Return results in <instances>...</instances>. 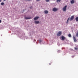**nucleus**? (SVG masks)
Instances as JSON below:
<instances>
[{
	"label": "nucleus",
	"mask_w": 78,
	"mask_h": 78,
	"mask_svg": "<svg viewBox=\"0 0 78 78\" xmlns=\"http://www.w3.org/2000/svg\"><path fill=\"white\" fill-rule=\"evenodd\" d=\"M67 5H66L63 8L62 10L63 11H66V10H67L66 8H67Z\"/></svg>",
	"instance_id": "1"
},
{
	"label": "nucleus",
	"mask_w": 78,
	"mask_h": 78,
	"mask_svg": "<svg viewBox=\"0 0 78 78\" xmlns=\"http://www.w3.org/2000/svg\"><path fill=\"white\" fill-rule=\"evenodd\" d=\"M62 34V33L61 32V31H60L58 32L57 34V36H60Z\"/></svg>",
	"instance_id": "2"
},
{
	"label": "nucleus",
	"mask_w": 78,
	"mask_h": 78,
	"mask_svg": "<svg viewBox=\"0 0 78 78\" xmlns=\"http://www.w3.org/2000/svg\"><path fill=\"white\" fill-rule=\"evenodd\" d=\"M58 10V9H56L55 8H53V11H54V12H56V11H57Z\"/></svg>",
	"instance_id": "3"
},
{
	"label": "nucleus",
	"mask_w": 78,
	"mask_h": 78,
	"mask_svg": "<svg viewBox=\"0 0 78 78\" xmlns=\"http://www.w3.org/2000/svg\"><path fill=\"white\" fill-rule=\"evenodd\" d=\"M74 19V16H73L71 17V18L70 19V21H71V20H73V19Z\"/></svg>",
	"instance_id": "4"
},
{
	"label": "nucleus",
	"mask_w": 78,
	"mask_h": 78,
	"mask_svg": "<svg viewBox=\"0 0 78 78\" xmlns=\"http://www.w3.org/2000/svg\"><path fill=\"white\" fill-rule=\"evenodd\" d=\"M73 40H74L75 42H76V41H77V40H76V38L75 37L73 36Z\"/></svg>",
	"instance_id": "5"
},
{
	"label": "nucleus",
	"mask_w": 78,
	"mask_h": 78,
	"mask_svg": "<svg viewBox=\"0 0 78 78\" xmlns=\"http://www.w3.org/2000/svg\"><path fill=\"white\" fill-rule=\"evenodd\" d=\"M40 22L39 21H35V24H38Z\"/></svg>",
	"instance_id": "6"
},
{
	"label": "nucleus",
	"mask_w": 78,
	"mask_h": 78,
	"mask_svg": "<svg viewBox=\"0 0 78 78\" xmlns=\"http://www.w3.org/2000/svg\"><path fill=\"white\" fill-rule=\"evenodd\" d=\"M70 2L71 4H73L75 3V1L74 0H72Z\"/></svg>",
	"instance_id": "7"
},
{
	"label": "nucleus",
	"mask_w": 78,
	"mask_h": 78,
	"mask_svg": "<svg viewBox=\"0 0 78 78\" xmlns=\"http://www.w3.org/2000/svg\"><path fill=\"white\" fill-rule=\"evenodd\" d=\"M39 18V17H36L34 18V20H37Z\"/></svg>",
	"instance_id": "8"
},
{
	"label": "nucleus",
	"mask_w": 78,
	"mask_h": 78,
	"mask_svg": "<svg viewBox=\"0 0 78 78\" xmlns=\"http://www.w3.org/2000/svg\"><path fill=\"white\" fill-rule=\"evenodd\" d=\"M44 13H45V14H48V11L47 10H45L44 11Z\"/></svg>",
	"instance_id": "9"
},
{
	"label": "nucleus",
	"mask_w": 78,
	"mask_h": 78,
	"mask_svg": "<svg viewBox=\"0 0 78 78\" xmlns=\"http://www.w3.org/2000/svg\"><path fill=\"white\" fill-rule=\"evenodd\" d=\"M25 19H31V17H25Z\"/></svg>",
	"instance_id": "10"
},
{
	"label": "nucleus",
	"mask_w": 78,
	"mask_h": 78,
	"mask_svg": "<svg viewBox=\"0 0 78 78\" xmlns=\"http://www.w3.org/2000/svg\"><path fill=\"white\" fill-rule=\"evenodd\" d=\"M62 40L64 41V40H65V37H64L63 36H62Z\"/></svg>",
	"instance_id": "11"
},
{
	"label": "nucleus",
	"mask_w": 78,
	"mask_h": 78,
	"mask_svg": "<svg viewBox=\"0 0 78 78\" xmlns=\"http://www.w3.org/2000/svg\"><path fill=\"white\" fill-rule=\"evenodd\" d=\"M75 20H76V22H78V17H76L75 18Z\"/></svg>",
	"instance_id": "12"
},
{
	"label": "nucleus",
	"mask_w": 78,
	"mask_h": 78,
	"mask_svg": "<svg viewBox=\"0 0 78 78\" xmlns=\"http://www.w3.org/2000/svg\"><path fill=\"white\" fill-rule=\"evenodd\" d=\"M68 36L69 37H72V36H71V34H68Z\"/></svg>",
	"instance_id": "13"
},
{
	"label": "nucleus",
	"mask_w": 78,
	"mask_h": 78,
	"mask_svg": "<svg viewBox=\"0 0 78 78\" xmlns=\"http://www.w3.org/2000/svg\"><path fill=\"white\" fill-rule=\"evenodd\" d=\"M61 2V0H57V2Z\"/></svg>",
	"instance_id": "14"
},
{
	"label": "nucleus",
	"mask_w": 78,
	"mask_h": 78,
	"mask_svg": "<svg viewBox=\"0 0 78 78\" xmlns=\"http://www.w3.org/2000/svg\"><path fill=\"white\" fill-rule=\"evenodd\" d=\"M1 5H4V3L3 2H2L1 3Z\"/></svg>",
	"instance_id": "15"
},
{
	"label": "nucleus",
	"mask_w": 78,
	"mask_h": 78,
	"mask_svg": "<svg viewBox=\"0 0 78 78\" xmlns=\"http://www.w3.org/2000/svg\"><path fill=\"white\" fill-rule=\"evenodd\" d=\"M75 50H78V48H75Z\"/></svg>",
	"instance_id": "16"
},
{
	"label": "nucleus",
	"mask_w": 78,
	"mask_h": 78,
	"mask_svg": "<svg viewBox=\"0 0 78 78\" xmlns=\"http://www.w3.org/2000/svg\"><path fill=\"white\" fill-rule=\"evenodd\" d=\"M69 20V18L68 19V20H67L66 23H68V21Z\"/></svg>",
	"instance_id": "17"
},
{
	"label": "nucleus",
	"mask_w": 78,
	"mask_h": 78,
	"mask_svg": "<svg viewBox=\"0 0 78 78\" xmlns=\"http://www.w3.org/2000/svg\"><path fill=\"white\" fill-rule=\"evenodd\" d=\"M39 42H40V43H41V42H42V41H41V40H39Z\"/></svg>",
	"instance_id": "18"
},
{
	"label": "nucleus",
	"mask_w": 78,
	"mask_h": 78,
	"mask_svg": "<svg viewBox=\"0 0 78 78\" xmlns=\"http://www.w3.org/2000/svg\"><path fill=\"white\" fill-rule=\"evenodd\" d=\"M49 0H46V2H49Z\"/></svg>",
	"instance_id": "19"
},
{
	"label": "nucleus",
	"mask_w": 78,
	"mask_h": 78,
	"mask_svg": "<svg viewBox=\"0 0 78 78\" xmlns=\"http://www.w3.org/2000/svg\"><path fill=\"white\" fill-rule=\"evenodd\" d=\"M1 22H2V20H0V23H1Z\"/></svg>",
	"instance_id": "20"
},
{
	"label": "nucleus",
	"mask_w": 78,
	"mask_h": 78,
	"mask_svg": "<svg viewBox=\"0 0 78 78\" xmlns=\"http://www.w3.org/2000/svg\"><path fill=\"white\" fill-rule=\"evenodd\" d=\"M27 0V1H30L31 0Z\"/></svg>",
	"instance_id": "21"
},
{
	"label": "nucleus",
	"mask_w": 78,
	"mask_h": 78,
	"mask_svg": "<svg viewBox=\"0 0 78 78\" xmlns=\"http://www.w3.org/2000/svg\"><path fill=\"white\" fill-rule=\"evenodd\" d=\"M37 1V2H38V1H40V0H36Z\"/></svg>",
	"instance_id": "22"
},
{
	"label": "nucleus",
	"mask_w": 78,
	"mask_h": 78,
	"mask_svg": "<svg viewBox=\"0 0 78 78\" xmlns=\"http://www.w3.org/2000/svg\"><path fill=\"white\" fill-rule=\"evenodd\" d=\"M4 2H5V1H6V0H3Z\"/></svg>",
	"instance_id": "23"
},
{
	"label": "nucleus",
	"mask_w": 78,
	"mask_h": 78,
	"mask_svg": "<svg viewBox=\"0 0 78 78\" xmlns=\"http://www.w3.org/2000/svg\"><path fill=\"white\" fill-rule=\"evenodd\" d=\"M2 2V0H0V2Z\"/></svg>",
	"instance_id": "24"
},
{
	"label": "nucleus",
	"mask_w": 78,
	"mask_h": 78,
	"mask_svg": "<svg viewBox=\"0 0 78 78\" xmlns=\"http://www.w3.org/2000/svg\"><path fill=\"white\" fill-rule=\"evenodd\" d=\"M51 64V63H49V65H50Z\"/></svg>",
	"instance_id": "25"
},
{
	"label": "nucleus",
	"mask_w": 78,
	"mask_h": 78,
	"mask_svg": "<svg viewBox=\"0 0 78 78\" xmlns=\"http://www.w3.org/2000/svg\"><path fill=\"white\" fill-rule=\"evenodd\" d=\"M53 0L55 1V0Z\"/></svg>",
	"instance_id": "26"
}]
</instances>
